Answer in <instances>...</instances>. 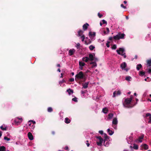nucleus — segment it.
I'll list each match as a JSON object with an SVG mask.
<instances>
[{"label": "nucleus", "mask_w": 151, "mask_h": 151, "mask_svg": "<svg viewBox=\"0 0 151 151\" xmlns=\"http://www.w3.org/2000/svg\"><path fill=\"white\" fill-rule=\"evenodd\" d=\"M85 75H84L82 71L80 72L79 73L76 74L75 76V81H77V80L83 79L84 78V81L86 80L85 78H84Z\"/></svg>", "instance_id": "nucleus-1"}, {"label": "nucleus", "mask_w": 151, "mask_h": 151, "mask_svg": "<svg viewBox=\"0 0 151 151\" xmlns=\"http://www.w3.org/2000/svg\"><path fill=\"white\" fill-rule=\"evenodd\" d=\"M124 36L125 34H122L121 32H119L117 35L113 37V38L116 40H119L121 39H124Z\"/></svg>", "instance_id": "nucleus-2"}, {"label": "nucleus", "mask_w": 151, "mask_h": 151, "mask_svg": "<svg viewBox=\"0 0 151 151\" xmlns=\"http://www.w3.org/2000/svg\"><path fill=\"white\" fill-rule=\"evenodd\" d=\"M124 49L122 48H119L118 50H116V52L118 54L123 56L124 58H126V55H125V53H124Z\"/></svg>", "instance_id": "nucleus-3"}, {"label": "nucleus", "mask_w": 151, "mask_h": 151, "mask_svg": "<svg viewBox=\"0 0 151 151\" xmlns=\"http://www.w3.org/2000/svg\"><path fill=\"white\" fill-rule=\"evenodd\" d=\"M131 101L132 99H131L127 98L125 99V104L124 105V106L128 108L131 107V106H129V104H130Z\"/></svg>", "instance_id": "nucleus-4"}, {"label": "nucleus", "mask_w": 151, "mask_h": 151, "mask_svg": "<svg viewBox=\"0 0 151 151\" xmlns=\"http://www.w3.org/2000/svg\"><path fill=\"white\" fill-rule=\"evenodd\" d=\"M96 138L99 140V142L97 141V144L99 146H101L103 141V139L101 136H96Z\"/></svg>", "instance_id": "nucleus-5"}, {"label": "nucleus", "mask_w": 151, "mask_h": 151, "mask_svg": "<svg viewBox=\"0 0 151 151\" xmlns=\"http://www.w3.org/2000/svg\"><path fill=\"white\" fill-rule=\"evenodd\" d=\"M145 117L146 119H149L148 122L151 123V114L150 113L146 114Z\"/></svg>", "instance_id": "nucleus-6"}, {"label": "nucleus", "mask_w": 151, "mask_h": 151, "mask_svg": "<svg viewBox=\"0 0 151 151\" xmlns=\"http://www.w3.org/2000/svg\"><path fill=\"white\" fill-rule=\"evenodd\" d=\"M121 93V92L120 90L117 91H115L113 92V97H115L116 96H118L120 95Z\"/></svg>", "instance_id": "nucleus-7"}, {"label": "nucleus", "mask_w": 151, "mask_h": 151, "mask_svg": "<svg viewBox=\"0 0 151 151\" xmlns=\"http://www.w3.org/2000/svg\"><path fill=\"white\" fill-rule=\"evenodd\" d=\"M76 51V50L74 49H70L69 51V55L70 56L72 55Z\"/></svg>", "instance_id": "nucleus-8"}, {"label": "nucleus", "mask_w": 151, "mask_h": 151, "mask_svg": "<svg viewBox=\"0 0 151 151\" xmlns=\"http://www.w3.org/2000/svg\"><path fill=\"white\" fill-rule=\"evenodd\" d=\"M89 25V24L87 23L83 24V30L85 31L87 30Z\"/></svg>", "instance_id": "nucleus-9"}, {"label": "nucleus", "mask_w": 151, "mask_h": 151, "mask_svg": "<svg viewBox=\"0 0 151 151\" xmlns=\"http://www.w3.org/2000/svg\"><path fill=\"white\" fill-rule=\"evenodd\" d=\"M28 137L29 139L32 140L33 139V137L32 134L30 132H29L28 133Z\"/></svg>", "instance_id": "nucleus-10"}, {"label": "nucleus", "mask_w": 151, "mask_h": 151, "mask_svg": "<svg viewBox=\"0 0 151 151\" xmlns=\"http://www.w3.org/2000/svg\"><path fill=\"white\" fill-rule=\"evenodd\" d=\"M120 67L123 70L127 67V64L125 62H123L120 65Z\"/></svg>", "instance_id": "nucleus-11"}, {"label": "nucleus", "mask_w": 151, "mask_h": 151, "mask_svg": "<svg viewBox=\"0 0 151 151\" xmlns=\"http://www.w3.org/2000/svg\"><path fill=\"white\" fill-rule=\"evenodd\" d=\"M95 54L94 55L91 54H89V58L90 60L92 61L93 60L94 56Z\"/></svg>", "instance_id": "nucleus-12"}, {"label": "nucleus", "mask_w": 151, "mask_h": 151, "mask_svg": "<svg viewBox=\"0 0 151 151\" xmlns=\"http://www.w3.org/2000/svg\"><path fill=\"white\" fill-rule=\"evenodd\" d=\"M83 31L81 30H79L78 32V34L77 36L78 37H81L83 35Z\"/></svg>", "instance_id": "nucleus-13"}, {"label": "nucleus", "mask_w": 151, "mask_h": 151, "mask_svg": "<svg viewBox=\"0 0 151 151\" xmlns=\"http://www.w3.org/2000/svg\"><path fill=\"white\" fill-rule=\"evenodd\" d=\"M88 84L89 82H87L85 83L84 84H83V88L85 89L87 88L88 87Z\"/></svg>", "instance_id": "nucleus-14"}, {"label": "nucleus", "mask_w": 151, "mask_h": 151, "mask_svg": "<svg viewBox=\"0 0 151 151\" xmlns=\"http://www.w3.org/2000/svg\"><path fill=\"white\" fill-rule=\"evenodd\" d=\"M118 121L117 120V118H114L113 120L112 121V124H114V125H116L117 124Z\"/></svg>", "instance_id": "nucleus-15"}, {"label": "nucleus", "mask_w": 151, "mask_h": 151, "mask_svg": "<svg viewBox=\"0 0 151 151\" xmlns=\"http://www.w3.org/2000/svg\"><path fill=\"white\" fill-rule=\"evenodd\" d=\"M104 137L105 138V139L104 140V143H105V142L107 141V139L109 138V137L108 136L107 134L105 133L104 134Z\"/></svg>", "instance_id": "nucleus-16"}, {"label": "nucleus", "mask_w": 151, "mask_h": 151, "mask_svg": "<svg viewBox=\"0 0 151 151\" xmlns=\"http://www.w3.org/2000/svg\"><path fill=\"white\" fill-rule=\"evenodd\" d=\"M96 35V33L93 32V33L91 32H90L89 33V36L91 37L92 36H95Z\"/></svg>", "instance_id": "nucleus-17"}, {"label": "nucleus", "mask_w": 151, "mask_h": 151, "mask_svg": "<svg viewBox=\"0 0 151 151\" xmlns=\"http://www.w3.org/2000/svg\"><path fill=\"white\" fill-rule=\"evenodd\" d=\"M107 132L110 135H112L114 133V131H113L112 130H111L109 129H107Z\"/></svg>", "instance_id": "nucleus-18"}, {"label": "nucleus", "mask_w": 151, "mask_h": 151, "mask_svg": "<svg viewBox=\"0 0 151 151\" xmlns=\"http://www.w3.org/2000/svg\"><path fill=\"white\" fill-rule=\"evenodd\" d=\"M67 91L68 92V94L69 95H70L71 93H73V90L70 88L68 89L67 90Z\"/></svg>", "instance_id": "nucleus-19"}, {"label": "nucleus", "mask_w": 151, "mask_h": 151, "mask_svg": "<svg viewBox=\"0 0 151 151\" xmlns=\"http://www.w3.org/2000/svg\"><path fill=\"white\" fill-rule=\"evenodd\" d=\"M142 67V65L140 64H138L137 65V69L138 70H139L140 68Z\"/></svg>", "instance_id": "nucleus-20"}, {"label": "nucleus", "mask_w": 151, "mask_h": 151, "mask_svg": "<svg viewBox=\"0 0 151 151\" xmlns=\"http://www.w3.org/2000/svg\"><path fill=\"white\" fill-rule=\"evenodd\" d=\"M89 60V58L87 57H83L82 58V60L85 61L86 62H87L88 60Z\"/></svg>", "instance_id": "nucleus-21"}, {"label": "nucleus", "mask_w": 151, "mask_h": 151, "mask_svg": "<svg viewBox=\"0 0 151 151\" xmlns=\"http://www.w3.org/2000/svg\"><path fill=\"white\" fill-rule=\"evenodd\" d=\"M70 120L68 118L66 117L65 119V122L66 124L69 123L70 122Z\"/></svg>", "instance_id": "nucleus-22"}, {"label": "nucleus", "mask_w": 151, "mask_h": 151, "mask_svg": "<svg viewBox=\"0 0 151 151\" xmlns=\"http://www.w3.org/2000/svg\"><path fill=\"white\" fill-rule=\"evenodd\" d=\"M142 148L145 150H147L148 149V146L146 144H144L142 145Z\"/></svg>", "instance_id": "nucleus-23"}, {"label": "nucleus", "mask_w": 151, "mask_h": 151, "mask_svg": "<svg viewBox=\"0 0 151 151\" xmlns=\"http://www.w3.org/2000/svg\"><path fill=\"white\" fill-rule=\"evenodd\" d=\"M147 62L148 66L150 67L151 66V59L147 60Z\"/></svg>", "instance_id": "nucleus-24"}, {"label": "nucleus", "mask_w": 151, "mask_h": 151, "mask_svg": "<svg viewBox=\"0 0 151 151\" xmlns=\"http://www.w3.org/2000/svg\"><path fill=\"white\" fill-rule=\"evenodd\" d=\"M6 148L4 146H0V151H6Z\"/></svg>", "instance_id": "nucleus-25"}, {"label": "nucleus", "mask_w": 151, "mask_h": 151, "mask_svg": "<svg viewBox=\"0 0 151 151\" xmlns=\"http://www.w3.org/2000/svg\"><path fill=\"white\" fill-rule=\"evenodd\" d=\"M144 135H142L139 137L138 138V140L140 142H142V139L144 138Z\"/></svg>", "instance_id": "nucleus-26"}, {"label": "nucleus", "mask_w": 151, "mask_h": 151, "mask_svg": "<svg viewBox=\"0 0 151 151\" xmlns=\"http://www.w3.org/2000/svg\"><path fill=\"white\" fill-rule=\"evenodd\" d=\"M85 65V64L84 63L82 62L81 61L79 62V65L80 67L84 66Z\"/></svg>", "instance_id": "nucleus-27"}, {"label": "nucleus", "mask_w": 151, "mask_h": 151, "mask_svg": "<svg viewBox=\"0 0 151 151\" xmlns=\"http://www.w3.org/2000/svg\"><path fill=\"white\" fill-rule=\"evenodd\" d=\"M113 116V114L112 113H110L108 115V119H110L112 118Z\"/></svg>", "instance_id": "nucleus-28"}, {"label": "nucleus", "mask_w": 151, "mask_h": 151, "mask_svg": "<svg viewBox=\"0 0 151 151\" xmlns=\"http://www.w3.org/2000/svg\"><path fill=\"white\" fill-rule=\"evenodd\" d=\"M108 111V110L106 108H103L102 109L103 112L104 113H105V114Z\"/></svg>", "instance_id": "nucleus-29"}, {"label": "nucleus", "mask_w": 151, "mask_h": 151, "mask_svg": "<svg viewBox=\"0 0 151 151\" xmlns=\"http://www.w3.org/2000/svg\"><path fill=\"white\" fill-rule=\"evenodd\" d=\"M53 111V109L52 107H49L47 109V111L49 112H51Z\"/></svg>", "instance_id": "nucleus-30"}, {"label": "nucleus", "mask_w": 151, "mask_h": 151, "mask_svg": "<svg viewBox=\"0 0 151 151\" xmlns=\"http://www.w3.org/2000/svg\"><path fill=\"white\" fill-rule=\"evenodd\" d=\"M139 75L141 76H143L145 74V72L143 71H139Z\"/></svg>", "instance_id": "nucleus-31"}, {"label": "nucleus", "mask_w": 151, "mask_h": 151, "mask_svg": "<svg viewBox=\"0 0 151 151\" xmlns=\"http://www.w3.org/2000/svg\"><path fill=\"white\" fill-rule=\"evenodd\" d=\"M133 148L137 150L138 148V146L137 145L134 144Z\"/></svg>", "instance_id": "nucleus-32"}, {"label": "nucleus", "mask_w": 151, "mask_h": 151, "mask_svg": "<svg viewBox=\"0 0 151 151\" xmlns=\"http://www.w3.org/2000/svg\"><path fill=\"white\" fill-rule=\"evenodd\" d=\"M89 48L91 50H92L95 48V47L92 45H91L89 46Z\"/></svg>", "instance_id": "nucleus-33"}, {"label": "nucleus", "mask_w": 151, "mask_h": 151, "mask_svg": "<svg viewBox=\"0 0 151 151\" xmlns=\"http://www.w3.org/2000/svg\"><path fill=\"white\" fill-rule=\"evenodd\" d=\"M131 78V77L130 76H127L126 77L125 79L127 81H129Z\"/></svg>", "instance_id": "nucleus-34"}, {"label": "nucleus", "mask_w": 151, "mask_h": 151, "mask_svg": "<svg viewBox=\"0 0 151 151\" xmlns=\"http://www.w3.org/2000/svg\"><path fill=\"white\" fill-rule=\"evenodd\" d=\"M14 122L16 124H17V125L20 124L21 123V122H19V121H17L16 119L14 121Z\"/></svg>", "instance_id": "nucleus-35"}, {"label": "nucleus", "mask_w": 151, "mask_h": 151, "mask_svg": "<svg viewBox=\"0 0 151 151\" xmlns=\"http://www.w3.org/2000/svg\"><path fill=\"white\" fill-rule=\"evenodd\" d=\"M81 38L82 39V41L83 42L84 41V40L85 38V37L84 35H82V36L81 37Z\"/></svg>", "instance_id": "nucleus-36"}, {"label": "nucleus", "mask_w": 151, "mask_h": 151, "mask_svg": "<svg viewBox=\"0 0 151 151\" xmlns=\"http://www.w3.org/2000/svg\"><path fill=\"white\" fill-rule=\"evenodd\" d=\"M80 44L79 43H78L76 47H77V49H80Z\"/></svg>", "instance_id": "nucleus-37"}, {"label": "nucleus", "mask_w": 151, "mask_h": 151, "mask_svg": "<svg viewBox=\"0 0 151 151\" xmlns=\"http://www.w3.org/2000/svg\"><path fill=\"white\" fill-rule=\"evenodd\" d=\"M1 129L2 130H6V127L4 128L2 126H1L0 127Z\"/></svg>", "instance_id": "nucleus-38"}, {"label": "nucleus", "mask_w": 151, "mask_h": 151, "mask_svg": "<svg viewBox=\"0 0 151 151\" xmlns=\"http://www.w3.org/2000/svg\"><path fill=\"white\" fill-rule=\"evenodd\" d=\"M112 49L115 50L116 48V45H114L111 47Z\"/></svg>", "instance_id": "nucleus-39"}, {"label": "nucleus", "mask_w": 151, "mask_h": 151, "mask_svg": "<svg viewBox=\"0 0 151 151\" xmlns=\"http://www.w3.org/2000/svg\"><path fill=\"white\" fill-rule=\"evenodd\" d=\"M4 139L5 140H7V141H9L10 139V138H8V137H6V136H5V137H4Z\"/></svg>", "instance_id": "nucleus-40"}, {"label": "nucleus", "mask_w": 151, "mask_h": 151, "mask_svg": "<svg viewBox=\"0 0 151 151\" xmlns=\"http://www.w3.org/2000/svg\"><path fill=\"white\" fill-rule=\"evenodd\" d=\"M72 100V101H75L76 102H77L78 101L77 100V98L76 97L73 98Z\"/></svg>", "instance_id": "nucleus-41"}, {"label": "nucleus", "mask_w": 151, "mask_h": 151, "mask_svg": "<svg viewBox=\"0 0 151 151\" xmlns=\"http://www.w3.org/2000/svg\"><path fill=\"white\" fill-rule=\"evenodd\" d=\"M110 42L109 41H107L106 43V46L108 47H110L109 43Z\"/></svg>", "instance_id": "nucleus-42"}, {"label": "nucleus", "mask_w": 151, "mask_h": 151, "mask_svg": "<svg viewBox=\"0 0 151 151\" xmlns=\"http://www.w3.org/2000/svg\"><path fill=\"white\" fill-rule=\"evenodd\" d=\"M98 15L99 18H101L103 16V15L99 13H98Z\"/></svg>", "instance_id": "nucleus-43"}, {"label": "nucleus", "mask_w": 151, "mask_h": 151, "mask_svg": "<svg viewBox=\"0 0 151 151\" xmlns=\"http://www.w3.org/2000/svg\"><path fill=\"white\" fill-rule=\"evenodd\" d=\"M97 66V64L96 63H94V64H93V65L92 66V68H94L95 67H96Z\"/></svg>", "instance_id": "nucleus-44"}, {"label": "nucleus", "mask_w": 151, "mask_h": 151, "mask_svg": "<svg viewBox=\"0 0 151 151\" xmlns=\"http://www.w3.org/2000/svg\"><path fill=\"white\" fill-rule=\"evenodd\" d=\"M102 22L103 24H107L106 21L105 20H102Z\"/></svg>", "instance_id": "nucleus-45"}, {"label": "nucleus", "mask_w": 151, "mask_h": 151, "mask_svg": "<svg viewBox=\"0 0 151 151\" xmlns=\"http://www.w3.org/2000/svg\"><path fill=\"white\" fill-rule=\"evenodd\" d=\"M65 82V81L63 79L62 81H61L59 82V84H62L64 82Z\"/></svg>", "instance_id": "nucleus-46"}, {"label": "nucleus", "mask_w": 151, "mask_h": 151, "mask_svg": "<svg viewBox=\"0 0 151 151\" xmlns=\"http://www.w3.org/2000/svg\"><path fill=\"white\" fill-rule=\"evenodd\" d=\"M121 7L123 8H124V9L126 8V6H124L123 4H121Z\"/></svg>", "instance_id": "nucleus-47"}, {"label": "nucleus", "mask_w": 151, "mask_h": 151, "mask_svg": "<svg viewBox=\"0 0 151 151\" xmlns=\"http://www.w3.org/2000/svg\"><path fill=\"white\" fill-rule=\"evenodd\" d=\"M30 122H32L34 124H35L36 123L35 121H33L32 120H29V123Z\"/></svg>", "instance_id": "nucleus-48"}, {"label": "nucleus", "mask_w": 151, "mask_h": 151, "mask_svg": "<svg viewBox=\"0 0 151 151\" xmlns=\"http://www.w3.org/2000/svg\"><path fill=\"white\" fill-rule=\"evenodd\" d=\"M148 72L149 73H151V68H149L148 70Z\"/></svg>", "instance_id": "nucleus-49"}, {"label": "nucleus", "mask_w": 151, "mask_h": 151, "mask_svg": "<svg viewBox=\"0 0 151 151\" xmlns=\"http://www.w3.org/2000/svg\"><path fill=\"white\" fill-rule=\"evenodd\" d=\"M69 81L70 82H73L74 81V79L73 78H71L69 79Z\"/></svg>", "instance_id": "nucleus-50"}, {"label": "nucleus", "mask_w": 151, "mask_h": 151, "mask_svg": "<svg viewBox=\"0 0 151 151\" xmlns=\"http://www.w3.org/2000/svg\"><path fill=\"white\" fill-rule=\"evenodd\" d=\"M87 143H86V144L87 145V146L88 147L89 146L90 144L88 142V141H86Z\"/></svg>", "instance_id": "nucleus-51"}, {"label": "nucleus", "mask_w": 151, "mask_h": 151, "mask_svg": "<svg viewBox=\"0 0 151 151\" xmlns=\"http://www.w3.org/2000/svg\"><path fill=\"white\" fill-rule=\"evenodd\" d=\"M99 132L101 134H103V132L102 130H100Z\"/></svg>", "instance_id": "nucleus-52"}, {"label": "nucleus", "mask_w": 151, "mask_h": 151, "mask_svg": "<svg viewBox=\"0 0 151 151\" xmlns=\"http://www.w3.org/2000/svg\"><path fill=\"white\" fill-rule=\"evenodd\" d=\"M106 31H107V33H108L109 32V29L108 28V27H106Z\"/></svg>", "instance_id": "nucleus-53"}, {"label": "nucleus", "mask_w": 151, "mask_h": 151, "mask_svg": "<svg viewBox=\"0 0 151 151\" xmlns=\"http://www.w3.org/2000/svg\"><path fill=\"white\" fill-rule=\"evenodd\" d=\"M68 146H66L65 147V149L66 150H68Z\"/></svg>", "instance_id": "nucleus-54"}, {"label": "nucleus", "mask_w": 151, "mask_h": 151, "mask_svg": "<svg viewBox=\"0 0 151 151\" xmlns=\"http://www.w3.org/2000/svg\"><path fill=\"white\" fill-rule=\"evenodd\" d=\"M109 144L108 142H107L105 144V146H107Z\"/></svg>", "instance_id": "nucleus-55"}, {"label": "nucleus", "mask_w": 151, "mask_h": 151, "mask_svg": "<svg viewBox=\"0 0 151 151\" xmlns=\"http://www.w3.org/2000/svg\"><path fill=\"white\" fill-rule=\"evenodd\" d=\"M113 37H110L109 38V40H113Z\"/></svg>", "instance_id": "nucleus-56"}, {"label": "nucleus", "mask_w": 151, "mask_h": 151, "mask_svg": "<svg viewBox=\"0 0 151 151\" xmlns=\"http://www.w3.org/2000/svg\"><path fill=\"white\" fill-rule=\"evenodd\" d=\"M17 119H18L19 120H21V122H22V118H18V117L17 118Z\"/></svg>", "instance_id": "nucleus-57"}, {"label": "nucleus", "mask_w": 151, "mask_h": 151, "mask_svg": "<svg viewBox=\"0 0 151 151\" xmlns=\"http://www.w3.org/2000/svg\"><path fill=\"white\" fill-rule=\"evenodd\" d=\"M52 135H55V131H52Z\"/></svg>", "instance_id": "nucleus-58"}, {"label": "nucleus", "mask_w": 151, "mask_h": 151, "mask_svg": "<svg viewBox=\"0 0 151 151\" xmlns=\"http://www.w3.org/2000/svg\"><path fill=\"white\" fill-rule=\"evenodd\" d=\"M96 62H91L90 63V64H93L95 63Z\"/></svg>", "instance_id": "nucleus-59"}, {"label": "nucleus", "mask_w": 151, "mask_h": 151, "mask_svg": "<svg viewBox=\"0 0 151 151\" xmlns=\"http://www.w3.org/2000/svg\"><path fill=\"white\" fill-rule=\"evenodd\" d=\"M61 76H60V78H63V74L62 73H61Z\"/></svg>", "instance_id": "nucleus-60"}, {"label": "nucleus", "mask_w": 151, "mask_h": 151, "mask_svg": "<svg viewBox=\"0 0 151 151\" xmlns=\"http://www.w3.org/2000/svg\"><path fill=\"white\" fill-rule=\"evenodd\" d=\"M137 55H135L134 57V58L135 59H137Z\"/></svg>", "instance_id": "nucleus-61"}, {"label": "nucleus", "mask_w": 151, "mask_h": 151, "mask_svg": "<svg viewBox=\"0 0 151 151\" xmlns=\"http://www.w3.org/2000/svg\"><path fill=\"white\" fill-rule=\"evenodd\" d=\"M79 68L80 70H83V68L82 67H79Z\"/></svg>", "instance_id": "nucleus-62"}, {"label": "nucleus", "mask_w": 151, "mask_h": 151, "mask_svg": "<svg viewBox=\"0 0 151 151\" xmlns=\"http://www.w3.org/2000/svg\"><path fill=\"white\" fill-rule=\"evenodd\" d=\"M57 66L58 67H60V64H58L57 65Z\"/></svg>", "instance_id": "nucleus-63"}, {"label": "nucleus", "mask_w": 151, "mask_h": 151, "mask_svg": "<svg viewBox=\"0 0 151 151\" xmlns=\"http://www.w3.org/2000/svg\"><path fill=\"white\" fill-rule=\"evenodd\" d=\"M124 4H126L127 3V1H124Z\"/></svg>", "instance_id": "nucleus-64"}]
</instances>
